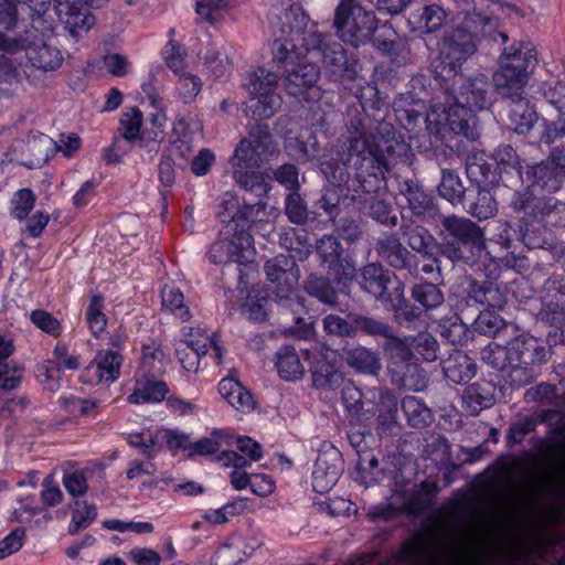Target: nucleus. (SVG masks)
I'll return each mask as SVG.
<instances>
[{"label":"nucleus","mask_w":565,"mask_h":565,"mask_svg":"<svg viewBox=\"0 0 565 565\" xmlns=\"http://www.w3.org/2000/svg\"><path fill=\"white\" fill-rule=\"evenodd\" d=\"M350 135L340 140L338 159L321 162V171L328 182L345 191V198L373 220L396 225V216L390 217L391 205L374 193L385 182L393 163L412 164L411 147L396 137L394 126L380 121L373 132L351 126Z\"/></svg>","instance_id":"f257e3e1"},{"label":"nucleus","mask_w":565,"mask_h":565,"mask_svg":"<svg viewBox=\"0 0 565 565\" xmlns=\"http://www.w3.org/2000/svg\"><path fill=\"white\" fill-rule=\"evenodd\" d=\"M310 18L300 8L287 10L282 18L281 32L292 34L305 52L319 51L324 68L334 78H354L356 61L347 55L343 46L330 34L320 33L316 25L309 28Z\"/></svg>","instance_id":"f03ea898"},{"label":"nucleus","mask_w":565,"mask_h":565,"mask_svg":"<svg viewBox=\"0 0 565 565\" xmlns=\"http://www.w3.org/2000/svg\"><path fill=\"white\" fill-rule=\"evenodd\" d=\"M481 32L484 36L503 43L508 41V34L497 30V21L479 13L467 12L463 19V26H458L444 35L439 57L449 73L457 74L461 65L477 52L476 33Z\"/></svg>","instance_id":"7ed1b4c3"},{"label":"nucleus","mask_w":565,"mask_h":565,"mask_svg":"<svg viewBox=\"0 0 565 565\" xmlns=\"http://www.w3.org/2000/svg\"><path fill=\"white\" fill-rule=\"evenodd\" d=\"M284 34L273 44V60L282 71L286 92L291 96H300L317 83L320 68L305 58L306 52L295 35Z\"/></svg>","instance_id":"20e7f679"},{"label":"nucleus","mask_w":565,"mask_h":565,"mask_svg":"<svg viewBox=\"0 0 565 565\" xmlns=\"http://www.w3.org/2000/svg\"><path fill=\"white\" fill-rule=\"evenodd\" d=\"M441 234L450 241L446 244L444 254L451 260H469L480 255L484 247L482 230L471 220L458 215L440 217Z\"/></svg>","instance_id":"39448f33"},{"label":"nucleus","mask_w":565,"mask_h":565,"mask_svg":"<svg viewBox=\"0 0 565 565\" xmlns=\"http://www.w3.org/2000/svg\"><path fill=\"white\" fill-rule=\"evenodd\" d=\"M333 28L344 42L359 46L372 38L377 19L356 0H342L334 12Z\"/></svg>","instance_id":"423d86ee"},{"label":"nucleus","mask_w":565,"mask_h":565,"mask_svg":"<svg viewBox=\"0 0 565 565\" xmlns=\"http://www.w3.org/2000/svg\"><path fill=\"white\" fill-rule=\"evenodd\" d=\"M475 122L472 110L462 103H456L449 107L441 104L434 105L425 118L427 131L441 140L446 139L448 134L473 138Z\"/></svg>","instance_id":"0eeeda50"},{"label":"nucleus","mask_w":565,"mask_h":565,"mask_svg":"<svg viewBox=\"0 0 565 565\" xmlns=\"http://www.w3.org/2000/svg\"><path fill=\"white\" fill-rule=\"evenodd\" d=\"M510 206L523 216L545 222L551 226L565 225V203L554 196L536 195L533 190L526 189L514 192Z\"/></svg>","instance_id":"6e6552de"},{"label":"nucleus","mask_w":565,"mask_h":565,"mask_svg":"<svg viewBox=\"0 0 565 565\" xmlns=\"http://www.w3.org/2000/svg\"><path fill=\"white\" fill-rule=\"evenodd\" d=\"M26 64L24 74L28 81L35 86L44 84L45 75L58 70L64 61L61 50L44 39H26L24 42Z\"/></svg>","instance_id":"1a4fd4ad"},{"label":"nucleus","mask_w":565,"mask_h":565,"mask_svg":"<svg viewBox=\"0 0 565 565\" xmlns=\"http://www.w3.org/2000/svg\"><path fill=\"white\" fill-rule=\"evenodd\" d=\"M278 76L265 68H258L250 79L249 90L252 99L245 108L247 117L253 119H267L274 116L280 107L281 98L276 93Z\"/></svg>","instance_id":"9d476101"},{"label":"nucleus","mask_w":565,"mask_h":565,"mask_svg":"<svg viewBox=\"0 0 565 565\" xmlns=\"http://www.w3.org/2000/svg\"><path fill=\"white\" fill-rule=\"evenodd\" d=\"M316 253L320 264L326 266L328 275L337 284L351 281L356 276L354 263L344 256L341 242L333 235H323L316 243Z\"/></svg>","instance_id":"9b49d317"},{"label":"nucleus","mask_w":565,"mask_h":565,"mask_svg":"<svg viewBox=\"0 0 565 565\" xmlns=\"http://www.w3.org/2000/svg\"><path fill=\"white\" fill-rule=\"evenodd\" d=\"M264 273L270 282L271 291L278 300H289L300 278V270L290 255L279 254L264 264Z\"/></svg>","instance_id":"f8f14e48"},{"label":"nucleus","mask_w":565,"mask_h":565,"mask_svg":"<svg viewBox=\"0 0 565 565\" xmlns=\"http://www.w3.org/2000/svg\"><path fill=\"white\" fill-rule=\"evenodd\" d=\"M376 255L390 267L404 270L412 277L419 275L418 258L413 254L395 233H383L375 243Z\"/></svg>","instance_id":"ddd939ff"},{"label":"nucleus","mask_w":565,"mask_h":565,"mask_svg":"<svg viewBox=\"0 0 565 565\" xmlns=\"http://www.w3.org/2000/svg\"><path fill=\"white\" fill-rule=\"evenodd\" d=\"M343 470V460L340 451L328 447L319 452L312 472V488L318 493H326L339 480Z\"/></svg>","instance_id":"4468645a"},{"label":"nucleus","mask_w":565,"mask_h":565,"mask_svg":"<svg viewBox=\"0 0 565 565\" xmlns=\"http://www.w3.org/2000/svg\"><path fill=\"white\" fill-rule=\"evenodd\" d=\"M60 21L75 39L87 33L95 23L89 7L82 0H54Z\"/></svg>","instance_id":"2eb2a0df"},{"label":"nucleus","mask_w":565,"mask_h":565,"mask_svg":"<svg viewBox=\"0 0 565 565\" xmlns=\"http://www.w3.org/2000/svg\"><path fill=\"white\" fill-rule=\"evenodd\" d=\"M536 65L537 52L529 42H518L505 46L500 56L501 67L525 75L527 78Z\"/></svg>","instance_id":"dca6fc26"},{"label":"nucleus","mask_w":565,"mask_h":565,"mask_svg":"<svg viewBox=\"0 0 565 565\" xmlns=\"http://www.w3.org/2000/svg\"><path fill=\"white\" fill-rule=\"evenodd\" d=\"M481 359L489 366L500 371L508 366H513L511 373L512 381L518 382L520 385L529 384L534 381V375L530 373L527 369L514 366L509 344L503 347L498 343H490L482 349Z\"/></svg>","instance_id":"f3484780"},{"label":"nucleus","mask_w":565,"mask_h":565,"mask_svg":"<svg viewBox=\"0 0 565 565\" xmlns=\"http://www.w3.org/2000/svg\"><path fill=\"white\" fill-rule=\"evenodd\" d=\"M526 177L531 180V190L541 189L548 193L556 192L562 186L561 168L552 153L548 158L540 163L529 166Z\"/></svg>","instance_id":"a211bd4d"},{"label":"nucleus","mask_w":565,"mask_h":565,"mask_svg":"<svg viewBox=\"0 0 565 565\" xmlns=\"http://www.w3.org/2000/svg\"><path fill=\"white\" fill-rule=\"evenodd\" d=\"M393 109L396 119L407 130L415 129L418 124L426 118V105L420 98H416L413 93H402L393 100Z\"/></svg>","instance_id":"6ab92c4d"},{"label":"nucleus","mask_w":565,"mask_h":565,"mask_svg":"<svg viewBox=\"0 0 565 565\" xmlns=\"http://www.w3.org/2000/svg\"><path fill=\"white\" fill-rule=\"evenodd\" d=\"M391 382L399 388L419 392L427 387L428 377L419 364L411 360L403 363H390Z\"/></svg>","instance_id":"aec40b11"},{"label":"nucleus","mask_w":565,"mask_h":565,"mask_svg":"<svg viewBox=\"0 0 565 565\" xmlns=\"http://www.w3.org/2000/svg\"><path fill=\"white\" fill-rule=\"evenodd\" d=\"M507 126L518 135H527L535 122L537 114L529 99L522 98L507 103L504 106Z\"/></svg>","instance_id":"412c9836"},{"label":"nucleus","mask_w":565,"mask_h":565,"mask_svg":"<svg viewBox=\"0 0 565 565\" xmlns=\"http://www.w3.org/2000/svg\"><path fill=\"white\" fill-rule=\"evenodd\" d=\"M392 273L385 269L380 263H369L362 267L360 273V286L367 294L377 300H388V284Z\"/></svg>","instance_id":"4be33fe9"},{"label":"nucleus","mask_w":565,"mask_h":565,"mask_svg":"<svg viewBox=\"0 0 565 565\" xmlns=\"http://www.w3.org/2000/svg\"><path fill=\"white\" fill-rule=\"evenodd\" d=\"M460 103L471 110H482L492 103L491 84L486 75H477L467 79L460 87Z\"/></svg>","instance_id":"5701e85b"},{"label":"nucleus","mask_w":565,"mask_h":565,"mask_svg":"<svg viewBox=\"0 0 565 565\" xmlns=\"http://www.w3.org/2000/svg\"><path fill=\"white\" fill-rule=\"evenodd\" d=\"M509 347L514 363L539 364L545 361L546 349L533 335L520 334L509 341Z\"/></svg>","instance_id":"b1692460"},{"label":"nucleus","mask_w":565,"mask_h":565,"mask_svg":"<svg viewBox=\"0 0 565 565\" xmlns=\"http://www.w3.org/2000/svg\"><path fill=\"white\" fill-rule=\"evenodd\" d=\"M121 356L114 351L98 352L95 360L86 367L87 381L90 383L114 382L119 376Z\"/></svg>","instance_id":"393cba45"},{"label":"nucleus","mask_w":565,"mask_h":565,"mask_svg":"<svg viewBox=\"0 0 565 565\" xmlns=\"http://www.w3.org/2000/svg\"><path fill=\"white\" fill-rule=\"evenodd\" d=\"M527 82L529 78L525 75L511 72L501 66L493 74L494 89L505 104L525 98L524 93Z\"/></svg>","instance_id":"a878e982"},{"label":"nucleus","mask_w":565,"mask_h":565,"mask_svg":"<svg viewBox=\"0 0 565 565\" xmlns=\"http://www.w3.org/2000/svg\"><path fill=\"white\" fill-rule=\"evenodd\" d=\"M441 364L445 376L455 384L467 383L477 373L473 360L460 350H454Z\"/></svg>","instance_id":"bb28decb"},{"label":"nucleus","mask_w":565,"mask_h":565,"mask_svg":"<svg viewBox=\"0 0 565 565\" xmlns=\"http://www.w3.org/2000/svg\"><path fill=\"white\" fill-rule=\"evenodd\" d=\"M463 207L478 220H488L494 216L498 211L497 201L492 193L479 186L468 190L463 200Z\"/></svg>","instance_id":"cd10ccee"},{"label":"nucleus","mask_w":565,"mask_h":565,"mask_svg":"<svg viewBox=\"0 0 565 565\" xmlns=\"http://www.w3.org/2000/svg\"><path fill=\"white\" fill-rule=\"evenodd\" d=\"M398 558L408 565H433L430 540L420 533L414 535L403 544Z\"/></svg>","instance_id":"c85d7f7f"},{"label":"nucleus","mask_w":565,"mask_h":565,"mask_svg":"<svg viewBox=\"0 0 565 565\" xmlns=\"http://www.w3.org/2000/svg\"><path fill=\"white\" fill-rule=\"evenodd\" d=\"M169 388L166 382L154 379V376L143 375L136 383V388L128 396L131 404L157 403L164 399Z\"/></svg>","instance_id":"c756f323"},{"label":"nucleus","mask_w":565,"mask_h":565,"mask_svg":"<svg viewBox=\"0 0 565 565\" xmlns=\"http://www.w3.org/2000/svg\"><path fill=\"white\" fill-rule=\"evenodd\" d=\"M218 392L237 411L246 413L254 408L252 394L234 377L223 379L218 384Z\"/></svg>","instance_id":"7c9ffc66"},{"label":"nucleus","mask_w":565,"mask_h":565,"mask_svg":"<svg viewBox=\"0 0 565 565\" xmlns=\"http://www.w3.org/2000/svg\"><path fill=\"white\" fill-rule=\"evenodd\" d=\"M347 364L355 371L377 375L382 369L379 354L365 347L350 349L345 353Z\"/></svg>","instance_id":"2f4dec72"},{"label":"nucleus","mask_w":565,"mask_h":565,"mask_svg":"<svg viewBox=\"0 0 565 565\" xmlns=\"http://www.w3.org/2000/svg\"><path fill=\"white\" fill-rule=\"evenodd\" d=\"M305 290L331 308H335L339 303L338 294L332 286L330 276L324 277L317 273L310 274L305 280Z\"/></svg>","instance_id":"473e14b6"},{"label":"nucleus","mask_w":565,"mask_h":565,"mask_svg":"<svg viewBox=\"0 0 565 565\" xmlns=\"http://www.w3.org/2000/svg\"><path fill=\"white\" fill-rule=\"evenodd\" d=\"M462 402L470 415H478L482 409L493 405L494 397L488 385L475 383L465 388Z\"/></svg>","instance_id":"72a5a7b5"},{"label":"nucleus","mask_w":565,"mask_h":565,"mask_svg":"<svg viewBox=\"0 0 565 565\" xmlns=\"http://www.w3.org/2000/svg\"><path fill=\"white\" fill-rule=\"evenodd\" d=\"M276 366L279 375L286 381H297L305 373L300 356L291 347H284L277 352Z\"/></svg>","instance_id":"f704fd0d"},{"label":"nucleus","mask_w":565,"mask_h":565,"mask_svg":"<svg viewBox=\"0 0 565 565\" xmlns=\"http://www.w3.org/2000/svg\"><path fill=\"white\" fill-rule=\"evenodd\" d=\"M266 160L278 153V148L270 134L267 124L257 122L253 125L245 138Z\"/></svg>","instance_id":"c9c22d12"},{"label":"nucleus","mask_w":565,"mask_h":565,"mask_svg":"<svg viewBox=\"0 0 565 565\" xmlns=\"http://www.w3.org/2000/svg\"><path fill=\"white\" fill-rule=\"evenodd\" d=\"M312 383L319 390H335L344 383V377L334 365L318 360L312 369Z\"/></svg>","instance_id":"e433bc0d"},{"label":"nucleus","mask_w":565,"mask_h":565,"mask_svg":"<svg viewBox=\"0 0 565 565\" xmlns=\"http://www.w3.org/2000/svg\"><path fill=\"white\" fill-rule=\"evenodd\" d=\"M279 243L284 248L296 252L300 259L308 258L312 253L309 234L305 230L284 228L279 234Z\"/></svg>","instance_id":"4c0bfd02"},{"label":"nucleus","mask_w":565,"mask_h":565,"mask_svg":"<svg viewBox=\"0 0 565 565\" xmlns=\"http://www.w3.org/2000/svg\"><path fill=\"white\" fill-rule=\"evenodd\" d=\"M401 406L411 426L424 428L430 425L433 420L431 411L422 399L415 396H405Z\"/></svg>","instance_id":"58836bf2"},{"label":"nucleus","mask_w":565,"mask_h":565,"mask_svg":"<svg viewBox=\"0 0 565 565\" xmlns=\"http://www.w3.org/2000/svg\"><path fill=\"white\" fill-rule=\"evenodd\" d=\"M355 312H350L345 317L335 313H329L322 319V329L328 335L339 338L355 337Z\"/></svg>","instance_id":"ea45409f"},{"label":"nucleus","mask_w":565,"mask_h":565,"mask_svg":"<svg viewBox=\"0 0 565 565\" xmlns=\"http://www.w3.org/2000/svg\"><path fill=\"white\" fill-rule=\"evenodd\" d=\"M411 296L426 311L440 307L445 301L443 291L431 282L414 285Z\"/></svg>","instance_id":"a19ab883"},{"label":"nucleus","mask_w":565,"mask_h":565,"mask_svg":"<svg viewBox=\"0 0 565 565\" xmlns=\"http://www.w3.org/2000/svg\"><path fill=\"white\" fill-rule=\"evenodd\" d=\"M233 177L242 189L254 193L259 199L264 198L269 190L268 183L260 172L235 169Z\"/></svg>","instance_id":"79ce46f5"},{"label":"nucleus","mask_w":565,"mask_h":565,"mask_svg":"<svg viewBox=\"0 0 565 565\" xmlns=\"http://www.w3.org/2000/svg\"><path fill=\"white\" fill-rule=\"evenodd\" d=\"M233 243V250L226 253L230 256V262L239 266L243 263L252 260L254 254L253 238L246 231H236L232 238L228 239Z\"/></svg>","instance_id":"37998d69"},{"label":"nucleus","mask_w":565,"mask_h":565,"mask_svg":"<svg viewBox=\"0 0 565 565\" xmlns=\"http://www.w3.org/2000/svg\"><path fill=\"white\" fill-rule=\"evenodd\" d=\"M439 195L449 201L452 205L463 203L465 188L460 178L452 171L443 170L441 182L438 185Z\"/></svg>","instance_id":"c03bdc74"},{"label":"nucleus","mask_w":565,"mask_h":565,"mask_svg":"<svg viewBox=\"0 0 565 565\" xmlns=\"http://www.w3.org/2000/svg\"><path fill=\"white\" fill-rule=\"evenodd\" d=\"M401 194L407 200L409 209L414 214H423L430 205V199L423 191L419 184L413 180H405L401 185Z\"/></svg>","instance_id":"a18cd8bd"},{"label":"nucleus","mask_w":565,"mask_h":565,"mask_svg":"<svg viewBox=\"0 0 565 565\" xmlns=\"http://www.w3.org/2000/svg\"><path fill=\"white\" fill-rule=\"evenodd\" d=\"M383 351L391 363H403L413 358L412 344H408L407 338L397 337L394 329L390 332V337L385 338Z\"/></svg>","instance_id":"49530a36"},{"label":"nucleus","mask_w":565,"mask_h":565,"mask_svg":"<svg viewBox=\"0 0 565 565\" xmlns=\"http://www.w3.org/2000/svg\"><path fill=\"white\" fill-rule=\"evenodd\" d=\"M403 234L407 237V244L412 250L423 256H431V249L435 244L434 236L422 226L403 227Z\"/></svg>","instance_id":"de8ad7c7"},{"label":"nucleus","mask_w":565,"mask_h":565,"mask_svg":"<svg viewBox=\"0 0 565 565\" xmlns=\"http://www.w3.org/2000/svg\"><path fill=\"white\" fill-rule=\"evenodd\" d=\"M263 160L260 153L244 138L237 145L231 162L235 169H254Z\"/></svg>","instance_id":"09e8293b"},{"label":"nucleus","mask_w":565,"mask_h":565,"mask_svg":"<svg viewBox=\"0 0 565 565\" xmlns=\"http://www.w3.org/2000/svg\"><path fill=\"white\" fill-rule=\"evenodd\" d=\"M223 444H230L228 436L222 430H213L209 437L190 444L185 447V450H189V457L194 455L205 456L218 451Z\"/></svg>","instance_id":"8fccbe9b"},{"label":"nucleus","mask_w":565,"mask_h":565,"mask_svg":"<svg viewBox=\"0 0 565 565\" xmlns=\"http://www.w3.org/2000/svg\"><path fill=\"white\" fill-rule=\"evenodd\" d=\"M397 413V399L388 390H381L379 393V416L377 422L383 430L390 429L395 424Z\"/></svg>","instance_id":"3c124183"},{"label":"nucleus","mask_w":565,"mask_h":565,"mask_svg":"<svg viewBox=\"0 0 565 565\" xmlns=\"http://www.w3.org/2000/svg\"><path fill=\"white\" fill-rule=\"evenodd\" d=\"M353 322H355V335L359 332H362L370 337H380L385 339L386 337H390V332L393 330V327L387 322L360 313H355Z\"/></svg>","instance_id":"603ef678"},{"label":"nucleus","mask_w":565,"mask_h":565,"mask_svg":"<svg viewBox=\"0 0 565 565\" xmlns=\"http://www.w3.org/2000/svg\"><path fill=\"white\" fill-rule=\"evenodd\" d=\"M203 61L211 75L215 78L223 77L232 67V61L230 57L214 46L206 49L203 55Z\"/></svg>","instance_id":"864d4df0"},{"label":"nucleus","mask_w":565,"mask_h":565,"mask_svg":"<svg viewBox=\"0 0 565 565\" xmlns=\"http://www.w3.org/2000/svg\"><path fill=\"white\" fill-rule=\"evenodd\" d=\"M141 125L142 113L138 108H130L121 115L119 136L124 140L132 142L139 138Z\"/></svg>","instance_id":"5fc2aeb1"},{"label":"nucleus","mask_w":565,"mask_h":565,"mask_svg":"<svg viewBox=\"0 0 565 565\" xmlns=\"http://www.w3.org/2000/svg\"><path fill=\"white\" fill-rule=\"evenodd\" d=\"M162 306L182 319L188 321L191 318L189 308L184 305L183 294L179 288L173 286H164L161 292Z\"/></svg>","instance_id":"6e6d98bb"},{"label":"nucleus","mask_w":565,"mask_h":565,"mask_svg":"<svg viewBox=\"0 0 565 565\" xmlns=\"http://www.w3.org/2000/svg\"><path fill=\"white\" fill-rule=\"evenodd\" d=\"M103 296L94 295L90 298L89 305L86 309V320L94 337H98L102 332H104L107 324V319L103 312Z\"/></svg>","instance_id":"4d7b16f0"},{"label":"nucleus","mask_w":565,"mask_h":565,"mask_svg":"<svg viewBox=\"0 0 565 565\" xmlns=\"http://www.w3.org/2000/svg\"><path fill=\"white\" fill-rule=\"evenodd\" d=\"M96 516L97 510L94 504H88L86 501H76L68 532L76 534L79 530L86 529Z\"/></svg>","instance_id":"13d9d810"},{"label":"nucleus","mask_w":565,"mask_h":565,"mask_svg":"<svg viewBox=\"0 0 565 565\" xmlns=\"http://www.w3.org/2000/svg\"><path fill=\"white\" fill-rule=\"evenodd\" d=\"M412 348L427 362L438 359L439 344L429 332L423 331L412 337Z\"/></svg>","instance_id":"bf43d9fd"},{"label":"nucleus","mask_w":565,"mask_h":565,"mask_svg":"<svg viewBox=\"0 0 565 565\" xmlns=\"http://www.w3.org/2000/svg\"><path fill=\"white\" fill-rule=\"evenodd\" d=\"M446 20V12L438 6H427L418 17V28L426 33H433L439 30Z\"/></svg>","instance_id":"052dcab7"},{"label":"nucleus","mask_w":565,"mask_h":565,"mask_svg":"<svg viewBox=\"0 0 565 565\" xmlns=\"http://www.w3.org/2000/svg\"><path fill=\"white\" fill-rule=\"evenodd\" d=\"M537 319L548 326L561 329L565 326V299L544 303Z\"/></svg>","instance_id":"680f3d73"},{"label":"nucleus","mask_w":565,"mask_h":565,"mask_svg":"<svg viewBox=\"0 0 565 565\" xmlns=\"http://www.w3.org/2000/svg\"><path fill=\"white\" fill-rule=\"evenodd\" d=\"M504 328L505 323L503 319L489 310L480 312L473 322L475 331L488 337H495Z\"/></svg>","instance_id":"e2e57ef3"},{"label":"nucleus","mask_w":565,"mask_h":565,"mask_svg":"<svg viewBox=\"0 0 565 565\" xmlns=\"http://www.w3.org/2000/svg\"><path fill=\"white\" fill-rule=\"evenodd\" d=\"M12 215L19 220L23 221L26 218L29 213L33 210L35 204V195L31 189H21L19 190L13 199H12Z\"/></svg>","instance_id":"0e129e2a"},{"label":"nucleus","mask_w":565,"mask_h":565,"mask_svg":"<svg viewBox=\"0 0 565 565\" xmlns=\"http://www.w3.org/2000/svg\"><path fill=\"white\" fill-rule=\"evenodd\" d=\"M287 148L291 151L292 156L301 162H307L318 156V142L316 138H309L308 141L300 140L299 138H291L288 140Z\"/></svg>","instance_id":"69168bd1"},{"label":"nucleus","mask_w":565,"mask_h":565,"mask_svg":"<svg viewBox=\"0 0 565 565\" xmlns=\"http://www.w3.org/2000/svg\"><path fill=\"white\" fill-rule=\"evenodd\" d=\"M544 98L555 107L559 114L565 115V82H546L541 86Z\"/></svg>","instance_id":"338daca9"},{"label":"nucleus","mask_w":565,"mask_h":565,"mask_svg":"<svg viewBox=\"0 0 565 565\" xmlns=\"http://www.w3.org/2000/svg\"><path fill=\"white\" fill-rule=\"evenodd\" d=\"M565 139V115L559 114L556 119L545 120L540 137L541 142L551 146Z\"/></svg>","instance_id":"774afa93"}]
</instances>
